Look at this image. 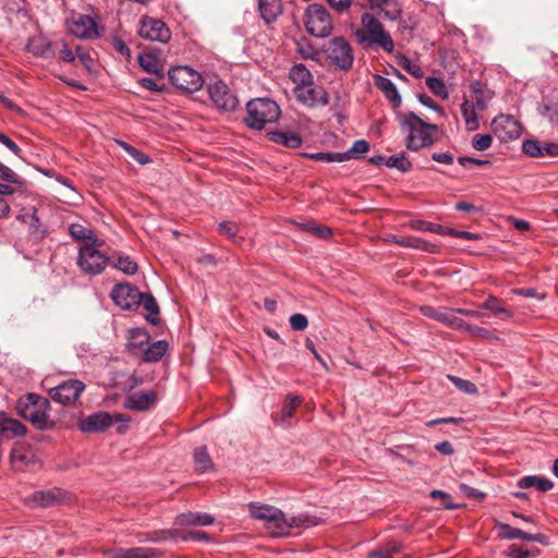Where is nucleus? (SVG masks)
<instances>
[{"label": "nucleus", "instance_id": "nucleus-1", "mask_svg": "<svg viewBox=\"0 0 558 558\" xmlns=\"http://www.w3.org/2000/svg\"><path fill=\"white\" fill-rule=\"evenodd\" d=\"M248 510L252 518L265 522L266 530L275 537L288 536L295 527H308L318 523L315 517L304 514L288 519L280 509L268 505L252 502Z\"/></svg>", "mask_w": 558, "mask_h": 558}, {"label": "nucleus", "instance_id": "nucleus-2", "mask_svg": "<svg viewBox=\"0 0 558 558\" xmlns=\"http://www.w3.org/2000/svg\"><path fill=\"white\" fill-rule=\"evenodd\" d=\"M400 126L405 136V146L410 150H418L430 146L435 142L434 133L438 128L423 121L415 113H403L399 116Z\"/></svg>", "mask_w": 558, "mask_h": 558}, {"label": "nucleus", "instance_id": "nucleus-3", "mask_svg": "<svg viewBox=\"0 0 558 558\" xmlns=\"http://www.w3.org/2000/svg\"><path fill=\"white\" fill-rule=\"evenodd\" d=\"M362 27L355 31V37L360 44L378 46L387 52L395 48L391 36L385 32L383 25L369 13L361 17Z\"/></svg>", "mask_w": 558, "mask_h": 558}, {"label": "nucleus", "instance_id": "nucleus-4", "mask_svg": "<svg viewBox=\"0 0 558 558\" xmlns=\"http://www.w3.org/2000/svg\"><path fill=\"white\" fill-rule=\"evenodd\" d=\"M246 117L244 119L250 129L262 130L266 124L276 122L280 116V108L269 98H257L250 100L246 105Z\"/></svg>", "mask_w": 558, "mask_h": 558}, {"label": "nucleus", "instance_id": "nucleus-5", "mask_svg": "<svg viewBox=\"0 0 558 558\" xmlns=\"http://www.w3.org/2000/svg\"><path fill=\"white\" fill-rule=\"evenodd\" d=\"M49 409V400L36 393H27L17 402L19 413L39 429H45L48 426Z\"/></svg>", "mask_w": 558, "mask_h": 558}, {"label": "nucleus", "instance_id": "nucleus-6", "mask_svg": "<svg viewBox=\"0 0 558 558\" xmlns=\"http://www.w3.org/2000/svg\"><path fill=\"white\" fill-rule=\"evenodd\" d=\"M101 242L94 239L92 242L81 245L77 265L82 272L90 276L101 274L110 262V257L99 251Z\"/></svg>", "mask_w": 558, "mask_h": 558}, {"label": "nucleus", "instance_id": "nucleus-7", "mask_svg": "<svg viewBox=\"0 0 558 558\" xmlns=\"http://www.w3.org/2000/svg\"><path fill=\"white\" fill-rule=\"evenodd\" d=\"M304 25L311 35L315 37H327L332 31L331 17L323 4L312 3L304 13Z\"/></svg>", "mask_w": 558, "mask_h": 558}, {"label": "nucleus", "instance_id": "nucleus-8", "mask_svg": "<svg viewBox=\"0 0 558 558\" xmlns=\"http://www.w3.org/2000/svg\"><path fill=\"white\" fill-rule=\"evenodd\" d=\"M170 82L186 93L197 92L204 84L202 75L190 66H174L168 72Z\"/></svg>", "mask_w": 558, "mask_h": 558}, {"label": "nucleus", "instance_id": "nucleus-9", "mask_svg": "<svg viewBox=\"0 0 558 558\" xmlns=\"http://www.w3.org/2000/svg\"><path fill=\"white\" fill-rule=\"evenodd\" d=\"M326 54L331 64L348 70L353 63L351 46L343 37H335L326 46Z\"/></svg>", "mask_w": 558, "mask_h": 558}, {"label": "nucleus", "instance_id": "nucleus-10", "mask_svg": "<svg viewBox=\"0 0 558 558\" xmlns=\"http://www.w3.org/2000/svg\"><path fill=\"white\" fill-rule=\"evenodd\" d=\"M210 100L218 110L232 111L236 108L239 100L229 86L221 80H216L207 85Z\"/></svg>", "mask_w": 558, "mask_h": 558}, {"label": "nucleus", "instance_id": "nucleus-11", "mask_svg": "<svg viewBox=\"0 0 558 558\" xmlns=\"http://www.w3.org/2000/svg\"><path fill=\"white\" fill-rule=\"evenodd\" d=\"M112 301L122 310L132 311L141 306L142 292L130 283H118L111 291Z\"/></svg>", "mask_w": 558, "mask_h": 558}, {"label": "nucleus", "instance_id": "nucleus-12", "mask_svg": "<svg viewBox=\"0 0 558 558\" xmlns=\"http://www.w3.org/2000/svg\"><path fill=\"white\" fill-rule=\"evenodd\" d=\"M85 389V384L78 379H68L50 389L51 399L60 404H73Z\"/></svg>", "mask_w": 558, "mask_h": 558}, {"label": "nucleus", "instance_id": "nucleus-13", "mask_svg": "<svg viewBox=\"0 0 558 558\" xmlns=\"http://www.w3.org/2000/svg\"><path fill=\"white\" fill-rule=\"evenodd\" d=\"M68 28L72 35L81 39H94L99 37L96 21L86 14H73L68 20Z\"/></svg>", "mask_w": 558, "mask_h": 558}, {"label": "nucleus", "instance_id": "nucleus-14", "mask_svg": "<svg viewBox=\"0 0 558 558\" xmlns=\"http://www.w3.org/2000/svg\"><path fill=\"white\" fill-rule=\"evenodd\" d=\"M138 35L150 41L167 43L171 33L165 22L158 19L145 16L141 21Z\"/></svg>", "mask_w": 558, "mask_h": 558}, {"label": "nucleus", "instance_id": "nucleus-15", "mask_svg": "<svg viewBox=\"0 0 558 558\" xmlns=\"http://www.w3.org/2000/svg\"><path fill=\"white\" fill-rule=\"evenodd\" d=\"M122 414L111 415L107 412H97L88 415L78 424V428L84 433H99L107 429L113 422H128Z\"/></svg>", "mask_w": 558, "mask_h": 558}, {"label": "nucleus", "instance_id": "nucleus-16", "mask_svg": "<svg viewBox=\"0 0 558 558\" xmlns=\"http://www.w3.org/2000/svg\"><path fill=\"white\" fill-rule=\"evenodd\" d=\"M295 98L305 106L316 107L326 106L328 104V95L320 86L310 83L303 86H295L293 89Z\"/></svg>", "mask_w": 558, "mask_h": 558}, {"label": "nucleus", "instance_id": "nucleus-17", "mask_svg": "<svg viewBox=\"0 0 558 558\" xmlns=\"http://www.w3.org/2000/svg\"><path fill=\"white\" fill-rule=\"evenodd\" d=\"M16 219L28 226V233L35 241H40L47 233V228L40 221L35 207L22 208Z\"/></svg>", "mask_w": 558, "mask_h": 558}, {"label": "nucleus", "instance_id": "nucleus-18", "mask_svg": "<svg viewBox=\"0 0 558 558\" xmlns=\"http://www.w3.org/2000/svg\"><path fill=\"white\" fill-rule=\"evenodd\" d=\"M157 401V395L154 390L138 391L131 393L125 399V408L134 411H145Z\"/></svg>", "mask_w": 558, "mask_h": 558}, {"label": "nucleus", "instance_id": "nucleus-19", "mask_svg": "<svg viewBox=\"0 0 558 558\" xmlns=\"http://www.w3.org/2000/svg\"><path fill=\"white\" fill-rule=\"evenodd\" d=\"M54 43L48 40L43 35H35L28 39L27 50L36 57L40 58H54Z\"/></svg>", "mask_w": 558, "mask_h": 558}, {"label": "nucleus", "instance_id": "nucleus-20", "mask_svg": "<svg viewBox=\"0 0 558 558\" xmlns=\"http://www.w3.org/2000/svg\"><path fill=\"white\" fill-rule=\"evenodd\" d=\"M371 8L385 19L396 21L401 15V9L397 0H369Z\"/></svg>", "mask_w": 558, "mask_h": 558}, {"label": "nucleus", "instance_id": "nucleus-21", "mask_svg": "<svg viewBox=\"0 0 558 558\" xmlns=\"http://www.w3.org/2000/svg\"><path fill=\"white\" fill-rule=\"evenodd\" d=\"M208 513L185 512L175 517L174 524L180 526H207L214 523Z\"/></svg>", "mask_w": 558, "mask_h": 558}, {"label": "nucleus", "instance_id": "nucleus-22", "mask_svg": "<svg viewBox=\"0 0 558 558\" xmlns=\"http://www.w3.org/2000/svg\"><path fill=\"white\" fill-rule=\"evenodd\" d=\"M148 332L143 328H134L129 331L128 338V350L133 354L137 355L144 351V347L149 341Z\"/></svg>", "mask_w": 558, "mask_h": 558}, {"label": "nucleus", "instance_id": "nucleus-23", "mask_svg": "<svg viewBox=\"0 0 558 558\" xmlns=\"http://www.w3.org/2000/svg\"><path fill=\"white\" fill-rule=\"evenodd\" d=\"M500 530L502 532V536L507 539H522L526 542L537 543H544L546 539V536L544 534H530L520 529L512 527L511 525L506 523L500 524Z\"/></svg>", "mask_w": 558, "mask_h": 558}, {"label": "nucleus", "instance_id": "nucleus-24", "mask_svg": "<svg viewBox=\"0 0 558 558\" xmlns=\"http://www.w3.org/2000/svg\"><path fill=\"white\" fill-rule=\"evenodd\" d=\"M159 554L157 549L148 547L117 548L112 551V558H155Z\"/></svg>", "mask_w": 558, "mask_h": 558}, {"label": "nucleus", "instance_id": "nucleus-25", "mask_svg": "<svg viewBox=\"0 0 558 558\" xmlns=\"http://www.w3.org/2000/svg\"><path fill=\"white\" fill-rule=\"evenodd\" d=\"M27 432L26 426L15 418L2 416L0 418V434L7 438L21 437Z\"/></svg>", "mask_w": 558, "mask_h": 558}, {"label": "nucleus", "instance_id": "nucleus-26", "mask_svg": "<svg viewBox=\"0 0 558 558\" xmlns=\"http://www.w3.org/2000/svg\"><path fill=\"white\" fill-rule=\"evenodd\" d=\"M138 63L147 73L154 74L161 78L163 76V63L155 52H148L138 57Z\"/></svg>", "mask_w": 558, "mask_h": 558}, {"label": "nucleus", "instance_id": "nucleus-27", "mask_svg": "<svg viewBox=\"0 0 558 558\" xmlns=\"http://www.w3.org/2000/svg\"><path fill=\"white\" fill-rule=\"evenodd\" d=\"M269 140L288 148H298L302 145V137L292 131H275L268 133Z\"/></svg>", "mask_w": 558, "mask_h": 558}, {"label": "nucleus", "instance_id": "nucleus-28", "mask_svg": "<svg viewBox=\"0 0 558 558\" xmlns=\"http://www.w3.org/2000/svg\"><path fill=\"white\" fill-rule=\"evenodd\" d=\"M258 9L262 19L267 23H271L277 20V17L282 12L281 0H259Z\"/></svg>", "mask_w": 558, "mask_h": 558}, {"label": "nucleus", "instance_id": "nucleus-29", "mask_svg": "<svg viewBox=\"0 0 558 558\" xmlns=\"http://www.w3.org/2000/svg\"><path fill=\"white\" fill-rule=\"evenodd\" d=\"M375 85L384 93V95L392 102L393 107H399L401 97L393 82L385 76L376 75Z\"/></svg>", "mask_w": 558, "mask_h": 558}, {"label": "nucleus", "instance_id": "nucleus-30", "mask_svg": "<svg viewBox=\"0 0 558 558\" xmlns=\"http://www.w3.org/2000/svg\"><path fill=\"white\" fill-rule=\"evenodd\" d=\"M492 126L495 132L500 129L507 130V135L510 138H517L520 136L519 124L511 116L500 114L493 120Z\"/></svg>", "mask_w": 558, "mask_h": 558}, {"label": "nucleus", "instance_id": "nucleus-31", "mask_svg": "<svg viewBox=\"0 0 558 558\" xmlns=\"http://www.w3.org/2000/svg\"><path fill=\"white\" fill-rule=\"evenodd\" d=\"M395 243L400 246L412 247V248L421 250V251H424L427 253H436L437 252L436 244L425 241L421 238L399 236V238L395 239Z\"/></svg>", "mask_w": 558, "mask_h": 558}, {"label": "nucleus", "instance_id": "nucleus-32", "mask_svg": "<svg viewBox=\"0 0 558 558\" xmlns=\"http://www.w3.org/2000/svg\"><path fill=\"white\" fill-rule=\"evenodd\" d=\"M518 487L522 489L535 487L539 492H548L554 487V483L545 477L527 475L518 481Z\"/></svg>", "mask_w": 558, "mask_h": 558}, {"label": "nucleus", "instance_id": "nucleus-33", "mask_svg": "<svg viewBox=\"0 0 558 558\" xmlns=\"http://www.w3.org/2000/svg\"><path fill=\"white\" fill-rule=\"evenodd\" d=\"M168 350V342L165 340H158L149 344L142 352V359L145 362H158L162 359Z\"/></svg>", "mask_w": 558, "mask_h": 558}, {"label": "nucleus", "instance_id": "nucleus-34", "mask_svg": "<svg viewBox=\"0 0 558 558\" xmlns=\"http://www.w3.org/2000/svg\"><path fill=\"white\" fill-rule=\"evenodd\" d=\"M194 469L197 473H205L214 470V463L206 447H197L193 454Z\"/></svg>", "mask_w": 558, "mask_h": 558}, {"label": "nucleus", "instance_id": "nucleus-35", "mask_svg": "<svg viewBox=\"0 0 558 558\" xmlns=\"http://www.w3.org/2000/svg\"><path fill=\"white\" fill-rule=\"evenodd\" d=\"M471 90L475 98V102L473 104L478 110H485L494 96L493 92L485 88L481 82H473L471 84Z\"/></svg>", "mask_w": 558, "mask_h": 558}, {"label": "nucleus", "instance_id": "nucleus-36", "mask_svg": "<svg viewBox=\"0 0 558 558\" xmlns=\"http://www.w3.org/2000/svg\"><path fill=\"white\" fill-rule=\"evenodd\" d=\"M141 305L147 312L145 318L153 325H157L159 323V306L155 300V298L150 293L142 292Z\"/></svg>", "mask_w": 558, "mask_h": 558}, {"label": "nucleus", "instance_id": "nucleus-37", "mask_svg": "<svg viewBox=\"0 0 558 558\" xmlns=\"http://www.w3.org/2000/svg\"><path fill=\"white\" fill-rule=\"evenodd\" d=\"M476 110L477 107L470 100H464L461 105V113L469 131H475L480 126Z\"/></svg>", "mask_w": 558, "mask_h": 558}, {"label": "nucleus", "instance_id": "nucleus-38", "mask_svg": "<svg viewBox=\"0 0 558 558\" xmlns=\"http://www.w3.org/2000/svg\"><path fill=\"white\" fill-rule=\"evenodd\" d=\"M289 77L295 84V86L307 85L313 82V75L310 70L301 63L294 64L289 73Z\"/></svg>", "mask_w": 558, "mask_h": 558}, {"label": "nucleus", "instance_id": "nucleus-39", "mask_svg": "<svg viewBox=\"0 0 558 558\" xmlns=\"http://www.w3.org/2000/svg\"><path fill=\"white\" fill-rule=\"evenodd\" d=\"M110 259H112V267L122 271L125 275H134L138 269L136 262H134L130 256L112 255Z\"/></svg>", "mask_w": 558, "mask_h": 558}, {"label": "nucleus", "instance_id": "nucleus-40", "mask_svg": "<svg viewBox=\"0 0 558 558\" xmlns=\"http://www.w3.org/2000/svg\"><path fill=\"white\" fill-rule=\"evenodd\" d=\"M481 307L490 311L495 315L502 314L506 318L513 317V313L502 305V302L495 295L489 294Z\"/></svg>", "mask_w": 558, "mask_h": 558}, {"label": "nucleus", "instance_id": "nucleus-41", "mask_svg": "<svg viewBox=\"0 0 558 558\" xmlns=\"http://www.w3.org/2000/svg\"><path fill=\"white\" fill-rule=\"evenodd\" d=\"M421 312L424 316L433 318L439 323H442L447 326L450 325V322L454 315L453 310L450 311H438L432 306H423L421 307Z\"/></svg>", "mask_w": 558, "mask_h": 558}, {"label": "nucleus", "instance_id": "nucleus-42", "mask_svg": "<svg viewBox=\"0 0 558 558\" xmlns=\"http://www.w3.org/2000/svg\"><path fill=\"white\" fill-rule=\"evenodd\" d=\"M218 231L229 238L236 245H242L244 242V238L238 235L239 226L232 221H222L218 226Z\"/></svg>", "mask_w": 558, "mask_h": 558}, {"label": "nucleus", "instance_id": "nucleus-43", "mask_svg": "<svg viewBox=\"0 0 558 558\" xmlns=\"http://www.w3.org/2000/svg\"><path fill=\"white\" fill-rule=\"evenodd\" d=\"M308 159L322 162H342L345 161V154L340 153H315V154H302Z\"/></svg>", "mask_w": 558, "mask_h": 558}, {"label": "nucleus", "instance_id": "nucleus-44", "mask_svg": "<svg viewBox=\"0 0 558 558\" xmlns=\"http://www.w3.org/2000/svg\"><path fill=\"white\" fill-rule=\"evenodd\" d=\"M54 500V496L51 492H36L28 498V504L32 507H48Z\"/></svg>", "mask_w": 558, "mask_h": 558}, {"label": "nucleus", "instance_id": "nucleus-45", "mask_svg": "<svg viewBox=\"0 0 558 558\" xmlns=\"http://www.w3.org/2000/svg\"><path fill=\"white\" fill-rule=\"evenodd\" d=\"M32 457L24 452L21 448L14 447L10 454L12 465L16 470H22L23 466L28 465L32 462Z\"/></svg>", "mask_w": 558, "mask_h": 558}, {"label": "nucleus", "instance_id": "nucleus-46", "mask_svg": "<svg viewBox=\"0 0 558 558\" xmlns=\"http://www.w3.org/2000/svg\"><path fill=\"white\" fill-rule=\"evenodd\" d=\"M69 233L73 239L77 241L94 240L93 230L85 228L80 223H71L69 226Z\"/></svg>", "mask_w": 558, "mask_h": 558}, {"label": "nucleus", "instance_id": "nucleus-47", "mask_svg": "<svg viewBox=\"0 0 558 558\" xmlns=\"http://www.w3.org/2000/svg\"><path fill=\"white\" fill-rule=\"evenodd\" d=\"M426 85L436 96L442 99H447L449 97L448 89L442 80L438 77H427Z\"/></svg>", "mask_w": 558, "mask_h": 558}, {"label": "nucleus", "instance_id": "nucleus-48", "mask_svg": "<svg viewBox=\"0 0 558 558\" xmlns=\"http://www.w3.org/2000/svg\"><path fill=\"white\" fill-rule=\"evenodd\" d=\"M302 399L299 396L289 395L283 403L281 415L282 420H289L293 416L295 409L301 404Z\"/></svg>", "mask_w": 558, "mask_h": 558}, {"label": "nucleus", "instance_id": "nucleus-49", "mask_svg": "<svg viewBox=\"0 0 558 558\" xmlns=\"http://www.w3.org/2000/svg\"><path fill=\"white\" fill-rule=\"evenodd\" d=\"M447 378L462 392H465L468 395H475L477 393V387L474 383L462 379L460 377H457L454 375H447Z\"/></svg>", "mask_w": 558, "mask_h": 558}, {"label": "nucleus", "instance_id": "nucleus-50", "mask_svg": "<svg viewBox=\"0 0 558 558\" xmlns=\"http://www.w3.org/2000/svg\"><path fill=\"white\" fill-rule=\"evenodd\" d=\"M386 166L388 168H396L402 172H407L411 169V162L404 154L390 156L387 158Z\"/></svg>", "mask_w": 558, "mask_h": 558}, {"label": "nucleus", "instance_id": "nucleus-51", "mask_svg": "<svg viewBox=\"0 0 558 558\" xmlns=\"http://www.w3.org/2000/svg\"><path fill=\"white\" fill-rule=\"evenodd\" d=\"M522 150L525 155L533 158L543 157L542 143L536 140H525L522 143Z\"/></svg>", "mask_w": 558, "mask_h": 558}, {"label": "nucleus", "instance_id": "nucleus-52", "mask_svg": "<svg viewBox=\"0 0 558 558\" xmlns=\"http://www.w3.org/2000/svg\"><path fill=\"white\" fill-rule=\"evenodd\" d=\"M56 57H59L64 62H73L75 53L69 48L68 44L63 40L54 41Z\"/></svg>", "mask_w": 558, "mask_h": 558}, {"label": "nucleus", "instance_id": "nucleus-53", "mask_svg": "<svg viewBox=\"0 0 558 558\" xmlns=\"http://www.w3.org/2000/svg\"><path fill=\"white\" fill-rule=\"evenodd\" d=\"M369 149V144L365 140H357L353 143L352 147L344 151L347 155L345 160H349L352 157H361L366 154Z\"/></svg>", "mask_w": 558, "mask_h": 558}, {"label": "nucleus", "instance_id": "nucleus-54", "mask_svg": "<svg viewBox=\"0 0 558 558\" xmlns=\"http://www.w3.org/2000/svg\"><path fill=\"white\" fill-rule=\"evenodd\" d=\"M0 180L5 181L7 183L14 184L19 187L23 185L20 177L8 166L0 162Z\"/></svg>", "mask_w": 558, "mask_h": 558}, {"label": "nucleus", "instance_id": "nucleus-55", "mask_svg": "<svg viewBox=\"0 0 558 558\" xmlns=\"http://www.w3.org/2000/svg\"><path fill=\"white\" fill-rule=\"evenodd\" d=\"M411 228L417 231H428L433 233L441 234L444 227L437 223L428 222L425 220H413L411 221Z\"/></svg>", "mask_w": 558, "mask_h": 558}, {"label": "nucleus", "instance_id": "nucleus-56", "mask_svg": "<svg viewBox=\"0 0 558 558\" xmlns=\"http://www.w3.org/2000/svg\"><path fill=\"white\" fill-rule=\"evenodd\" d=\"M178 539L183 541V542L195 541V542H207L208 543L211 541V537L209 536V534H207L206 532H203V531H190L186 533L179 532V535L177 536V541Z\"/></svg>", "mask_w": 558, "mask_h": 558}, {"label": "nucleus", "instance_id": "nucleus-57", "mask_svg": "<svg viewBox=\"0 0 558 558\" xmlns=\"http://www.w3.org/2000/svg\"><path fill=\"white\" fill-rule=\"evenodd\" d=\"M303 229L316 235L319 239H328L332 234V230L325 226H319L314 222L303 225Z\"/></svg>", "mask_w": 558, "mask_h": 558}, {"label": "nucleus", "instance_id": "nucleus-58", "mask_svg": "<svg viewBox=\"0 0 558 558\" xmlns=\"http://www.w3.org/2000/svg\"><path fill=\"white\" fill-rule=\"evenodd\" d=\"M399 65L404 69L408 73L413 75L416 78H421L423 76V71L420 65L412 63L409 58L402 56L399 59Z\"/></svg>", "mask_w": 558, "mask_h": 558}, {"label": "nucleus", "instance_id": "nucleus-59", "mask_svg": "<svg viewBox=\"0 0 558 558\" xmlns=\"http://www.w3.org/2000/svg\"><path fill=\"white\" fill-rule=\"evenodd\" d=\"M493 136L489 134H476L472 138V146L476 150H485L492 146Z\"/></svg>", "mask_w": 558, "mask_h": 558}, {"label": "nucleus", "instance_id": "nucleus-60", "mask_svg": "<svg viewBox=\"0 0 558 558\" xmlns=\"http://www.w3.org/2000/svg\"><path fill=\"white\" fill-rule=\"evenodd\" d=\"M179 535V531L177 530H161L155 531L147 535V541L150 542H159L161 539L172 538L177 541V536Z\"/></svg>", "mask_w": 558, "mask_h": 558}, {"label": "nucleus", "instance_id": "nucleus-61", "mask_svg": "<svg viewBox=\"0 0 558 558\" xmlns=\"http://www.w3.org/2000/svg\"><path fill=\"white\" fill-rule=\"evenodd\" d=\"M121 145L125 151L140 165H146L150 161L149 157L145 153L134 148L126 143H121Z\"/></svg>", "mask_w": 558, "mask_h": 558}, {"label": "nucleus", "instance_id": "nucleus-62", "mask_svg": "<svg viewBox=\"0 0 558 558\" xmlns=\"http://www.w3.org/2000/svg\"><path fill=\"white\" fill-rule=\"evenodd\" d=\"M289 322H290L291 328L296 331H302V330L306 329V327L308 325V320H307L306 316L301 313H295V314L291 315Z\"/></svg>", "mask_w": 558, "mask_h": 558}, {"label": "nucleus", "instance_id": "nucleus-63", "mask_svg": "<svg viewBox=\"0 0 558 558\" xmlns=\"http://www.w3.org/2000/svg\"><path fill=\"white\" fill-rule=\"evenodd\" d=\"M459 489L468 498L474 499V500H477V501L483 500L485 498V496H486L485 493H483V492H481V490H478V489H476L474 487H471V486H469L466 484H461L459 486Z\"/></svg>", "mask_w": 558, "mask_h": 558}, {"label": "nucleus", "instance_id": "nucleus-64", "mask_svg": "<svg viewBox=\"0 0 558 558\" xmlns=\"http://www.w3.org/2000/svg\"><path fill=\"white\" fill-rule=\"evenodd\" d=\"M472 326L471 324L466 323L465 320H463L462 318L453 315L451 322H450V325L449 327L456 329V330H460V331H465V332H469L471 331L472 329Z\"/></svg>", "mask_w": 558, "mask_h": 558}]
</instances>
